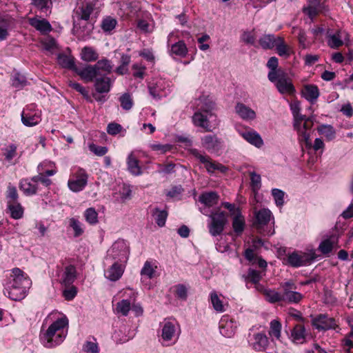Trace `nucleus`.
<instances>
[{"instance_id":"nucleus-54","label":"nucleus","mask_w":353,"mask_h":353,"mask_svg":"<svg viewBox=\"0 0 353 353\" xmlns=\"http://www.w3.org/2000/svg\"><path fill=\"white\" fill-rule=\"evenodd\" d=\"M295 30L299 31L297 38L299 40V45L304 49L307 48L309 46V42L307 40V37L305 31H303L301 29H298L294 27L293 32H295Z\"/></svg>"},{"instance_id":"nucleus-25","label":"nucleus","mask_w":353,"mask_h":353,"mask_svg":"<svg viewBox=\"0 0 353 353\" xmlns=\"http://www.w3.org/2000/svg\"><path fill=\"white\" fill-rule=\"evenodd\" d=\"M113 81L105 76L97 78L94 83L96 91L99 93H108L110 90Z\"/></svg>"},{"instance_id":"nucleus-39","label":"nucleus","mask_w":353,"mask_h":353,"mask_svg":"<svg viewBox=\"0 0 353 353\" xmlns=\"http://www.w3.org/2000/svg\"><path fill=\"white\" fill-rule=\"evenodd\" d=\"M337 245V238L332 236L328 239L323 240L319 245V249L323 254L330 253L332 249Z\"/></svg>"},{"instance_id":"nucleus-3","label":"nucleus","mask_w":353,"mask_h":353,"mask_svg":"<svg viewBox=\"0 0 353 353\" xmlns=\"http://www.w3.org/2000/svg\"><path fill=\"white\" fill-rule=\"evenodd\" d=\"M181 334V327L176 320H165L161 324V339L162 343L168 346L176 342Z\"/></svg>"},{"instance_id":"nucleus-36","label":"nucleus","mask_w":353,"mask_h":353,"mask_svg":"<svg viewBox=\"0 0 353 353\" xmlns=\"http://www.w3.org/2000/svg\"><path fill=\"white\" fill-rule=\"evenodd\" d=\"M157 266L151 261H146L141 270V275L148 279H152L155 276Z\"/></svg>"},{"instance_id":"nucleus-29","label":"nucleus","mask_w":353,"mask_h":353,"mask_svg":"<svg viewBox=\"0 0 353 353\" xmlns=\"http://www.w3.org/2000/svg\"><path fill=\"white\" fill-rule=\"evenodd\" d=\"M74 71L87 82L92 81L94 78L98 77L94 65H88L81 70L75 68Z\"/></svg>"},{"instance_id":"nucleus-45","label":"nucleus","mask_w":353,"mask_h":353,"mask_svg":"<svg viewBox=\"0 0 353 353\" xmlns=\"http://www.w3.org/2000/svg\"><path fill=\"white\" fill-rule=\"evenodd\" d=\"M20 188L23 193L28 196L35 194L37 192V185L36 183H32L27 179L21 181Z\"/></svg>"},{"instance_id":"nucleus-16","label":"nucleus","mask_w":353,"mask_h":353,"mask_svg":"<svg viewBox=\"0 0 353 353\" xmlns=\"http://www.w3.org/2000/svg\"><path fill=\"white\" fill-rule=\"evenodd\" d=\"M237 327V323L228 316H223L219 321L221 334L228 338L232 337Z\"/></svg>"},{"instance_id":"nucleus-1","label":"nucleus","mask_w":353,"mask_h":353,"mask_svg":"<svg viewBox=\"0 0 353 353\" xmlns=\"http://www.w3.org/2000/svg\"><path fill=\"white\" fill-rule=\"evenodd\" d=\"M10 277L12 280L4 294H8V297L14 301H19L25 297L32 281L28 276L18 268L12 270Z\"/></svg>"},{"instance_id":"nucleus-41","label":"nucleus","mask_w":353,"mask_h":353,"mask_svg":"<svg viewBox=\"0 0 353 353\" xmlns=\"http://www.w3.org/2000/svg\"><path fill=\"white\" fill-rule=\"evenodd\" d=\"M98 57L99 55L97 52L92 47L85 46L81 50V58L85 61H94L98 59Z\"/></svg>"},{"instance_id":"nucleus-20","label":"nucleus","mask_w":353,"mask_h":353,"mask_svg":"<svg viewBox=\"0 0 353 353\" xmlns=\"http://www.w3.org/2000/svg\"><path fill=\"white\" fill-rule=\"evenodd\" d=\"M119 261L114 262L105 272V276L112 281L119 280L124 272V265L119 264Z\"/></svg>"},{"instance_id":"nucleus-52","label":"nucleus","mask_w":353,"mask_h":353,"mask_svg":"<svg viewBox=\"0 0 353 353\" xmlns=\"http://www.w3.org/2000/svg\"><path fill=\"white\" fill-rule=\"evenodd\" d=\"M18 199L19 194L17 193V188L13 185H9L6 192L7 202H19Z\"/></svg>"},{"instance_id":"nucleus-26","label":"nucleus","mask_w":353,"mask_h":353,"mask_svg":"<svg viewBox=\"0 0 353 353\" xmlns=\"http://www.w3.org/2000/svg\"><path fill=\"white\" fill-rule=\"evenodd\" d=\"M254 341L252 343V347L256 351H264L269 343L268 338L264 333H257L254 335Z\"/></svg>"},{"instance_id":"nucleus-5","label":"nucleus","mask_w":353,"mask_h":353,"mask_svg":"<svg viewBox=\"0 0 353 353\" xmlns=\"http://www.w3.org/2000/svg\"><path fill=\"white\" fill-rule=\"evenodd\" d=\"M313 124L312 119L306 116L295 120L293 123L294 130L297 132L299 141L304 142L305 146L308 148L312 146L310 135Z\"/></svg>"},{"instance_id":"nucleus-53","label":"nucleus","mask_w":353,"mask_h":353,"mask_svg":"<svg viewBox=\"0 0 353 353\" xmlns=\"http://www.w3.org/2000/svg\"><path fill=\"white\" fill-rule=\"evenodd\" d=\"M121 106L125 110H129L133 105L132 99L128 93L123 94L119 99Z\"/></svg>"},{"instance_id":"nucleus-32","label":"nucleus","mask_w":353,"mask_h":353,"mask_svg":"<svg viewBox=\"0 0 353 353\" xmlns=\"http://www.w3.org/2000/svg\"><path fill=\"white\" fill-rule=\"evenodd\" d=\"M127 165L128 171L134 176H139L142 174V170L139 164V160L134 156L133 152L129 154L127 158Z\"/></svg>"},{"instance_id":"nucleus-7","label":"nucleus","mask_w":353,"mask_h":353,"mask_svg":"<svg viewBox=\"0 0 353 353\" xmlns=\"http://www.w3.org/2000/svg\"><path fill=\"white\" fill-rule=\"evenodd\" d=\"M282 301L297 304L303 299V295L296 291V285L292 281H288L280 284Z\"/></svg>"},{"instance_id":"nucleus-19","label":"nucleus","mask_w":353,"mask_h":353,"mask_svg":"<svg viewBox=\"0 0 353 353\" xmlns=\"http://www.w3.org/2000/svg\"><path fill=\"white\" fill-rule=\"evenodd\" d=\"M323 5L319 0H309L307 6L303 8V11L311 19H313L323 11Z\"/></svg>"},{"instance_id":"nucleus-24","label":"nucleus","mask_w":353,"mask_h":353,"mask_svg":"<svg viewBox=\"0 0 353 353\" xmlns=\"http://www.w3.org/2000/svg\"><path fill=\"white\" fill-rule=\"evenodd\" d=\"M236 114L243 120H254L256 118V112L241 103H238L235 106Z\"/></svg>"},{"instance_id":"nucleus-6","label":"nucleus","mask_w":353,"mask_h":353,"mask_svg":"<svg viewBox=\"0 0 353 353\" xmlns=\"http://www.w3.org/2000/svg\"><path fill=\"white\" fill-rule=\"evenodd\" d=\"M192 122L194 125L201 127L206 132H210L216 128L219 124L216 116L212 112L196 111L192 116Z\"/></svg>"},{"instance_id":"nucleus-8","label":"nucleus","mask_w":353,"mask_h":353,"mask_svg":"<svg viewBox=\"0 0 353 353\" xmlns=\"http://www.w3.org/2000/svg\"><path fill=\"white\" fill-rule=\"evenodd\" d=\"M98 0H78L74 19L88 21L94 11Z\"/></svg>"},{"instance_id":"nucleus-60","label":"nucleus","mask_w":353,"mask_h":353,"mask_svg":"<svg viewBox=\"0 0 353 353\" xmlns=\"http://www.w3.org/2000/svg\"><path fill=\"white\" fill-rule=\"evenodd\" d=\"M89 149L91 152H92L96 155L99 157L105 155L108 150L107 147L99 146L94 143H91L89 145Z\"/></svg>"},{"instance_id":"nucleus-46","label":"nucleus","mask_w":353,"mask_h":353,"mask_svg":"<svg viewBox=\"0 0 353 353\" xmlns=\"http://www.w3.org/2000/svg\"><path fill=\"white\" fill-rule=\"evenodd\" d=\"M76 279V268L73 265H68L65 267L63 282L65 285L72 283Z\"/></svg>"},{"instance_id":"nucleus-49","label":"nucleus","mask_w":353,"mask_h":353,"mask_svg":"<svg viewBox=\"0 0 353 353\" xmlns=\"http://www.w3.org/2000/svg\"><path fill=\"white\" fill-rule=\"evenodd\" d=\"M318 132L324 136L327 141H332L335 138V130L330 125H322L318 128Z\"/></svg>"},{"instance_id":"nucleus-30","label":"nucleus","mask_w":353,"mask_h":353,"mask_svg":"<svg viewBox=\"0 0 353 353\" xmlns=\"http://www.w3.org/2000/svg\"><path fill=\"white\" fill-rule=\"evenodd\" d=\"M94 65L98 77L101 75L105 76L111 73L113 68L111 61L105 58L98 61Z\"/></svg>"},{"instance_id":"nucleus-47","label":"nucleus","mask_w":353,"mask_h":353,"mask_svg":"<svg viewBox=\"0 0 353 353\" xmlns=\"http://www.w3.org/2000/svg\"><path fill=\"white\" fill-rule=\"evenodd\" d=\"M276 52L281 57H288L290 54V48L285 43L282 37H277V41L275 45Z\"/></svg>"},{"instance_id":"nucleus-55","label":"nucleus","mask_w":353,"mask_h":353,"mask_svg":"<svg viewBox=\"0 0 353 353\" xmlns=\"http://www.w3.org/2000/svg\"><path fill=\"white\" fill-rule=\"evenodd\" d=\"M116 25V19L111 17H107L103 20L101 23V28L104 31L108 32L113 30L115 28Z\"/></svg>"},{"instance_id":"nucleus-44","label":"nucleus","mask_w":353,"mask_h":353,"mask_svg":"<svg viewBox=\"0 0 353 353\" xmlns=\"http://www.w3.org/2000/svg\"><path fill=\"white\" fill-rule=\"evenodd\" d=\"M277 41V37H275L273 34H265L261 37L259 41L260 46L263 49H272L273 48Z\"/></svg>"},{"instance_id":"nucleus-9","label":"nucleus","mask_w":353,"mask_h":353,"mask_svg":"<svg viewBox=\"0 0 353 353\" xmlns=\"http://www.w3.org/2000/svg\"><path fill=\"white\" fill-rule=\"evenodd\" d=\"M129 254V246L124 240L115 241L108 250V256L120 263H126Z\"/></svg>"},{"instance_id":"nucleus-57","label":"nucleus","mask_w":353,"mask_h":353,"mask_svg":"<svg viewBox=\"0 0 353 353\" xmlns=\"http://www.w3.org/2000/svg\"><path fill=\"white\" fill-rule=\"evenodd\" d=\"M345 352H349L353 347V330L350 331L342 341Z\"/></svg>"},{"instance_id":"nucleus-56","label":"nucleus","mask_w":353,"mask_h":353,"mask_svg":"<svg viewBox=\"0 0 353 353\" xmlns=\"http://www.w3.org/2000/svg\"><path fill=\"white\" fill-rule=\"evenodd\" d=\"M154 215L157 225L160 227L163 226L166 221L168 216L167 212L164 210H159L158 209H156Z\"/></svg>"},{"instance_id":"nucleus-51","label":"nucleus","mask_w":353,"mask_h":353,"mask_svg":"<svg viewBox=\"0 0 353 353\" xmlns=\"http://www.w3.org/2000/svg\"><path fill=\"white\" fill-rule=\"evenodd\" d=\"M119 194L120 199L123 202L130 200L132 197V189L130 185L123 184L119 191Z\"/></svg>"},{"instance_id":"nucleus-15","label":"nucleus","mask_w":353,"mask_h":353,"mask_svg":"<svg viewBox=\"0 0 353 353\" xmlns=\"http://www.w3.org/2000/svg\"><path fill=\"white\" fill-rule=\"evenodd\" d=\"M193 155L203 163L208 172H214L218 170L221 172H225L227 168L221 163L212 161L210 157L201 154L198 150H194L192 151Z\"/></svg>"},{"instance_id":"nucleus-38","label":"nucleus","mask_w":353,"mask_h":353,"mask_svg":"<svg viewBox=\"0 0 353 353\" xmlns=\"http://www.w3.org/2000/svg\"><path fill=\"white\" fill-rule=\"evenodd\" d=\"M218 199L219 195L215 192H204L199 196V201L208 207L216 204Z\"/></svg>"},{"instance_id":"nucleus-22","label":"nucleus","mask_w":353,"mask_h":353,"mask_svg":"<svg viewBox=\"0 0 353 353\" xmlns=\"http://www.w3.org/2000/svg\"><path fill=\"white\" fill-rule=\"evenodd\" d=\"M202 145L209 151H217L221 147V141L216 135L208 134L201 139Z\"/></svg>"},{"instance_id":"nucleus-11","label":"nucleus","mask_w":353,"mask_h":353,"mask_svg":"<svg viewBox=\"0 0 353 353\" xmlns=\"http://www.w3.org/2000/svg\"><path fill=\"white\" fill-rule=\"evenodd\" d=\"M122 293L123 299L117 303L116 311L123 316H127L131 310V304L136 301L137 293L131 288L125 289Z\"/></svg>"},{"instance_id":"nucleus-17","label":"nucleus","mask_w":353,"mask_h":353,"mask_svg":"<svg viewBox=\"0 0 353 353\" xmlns=\"http://www.w3.org/2000/svg\"><path fill=\"white\" fill-rule=\"evenodd\" d=\"M22 123L27 127L37 125L41 121V113L37 110H24L21 114Z\"/></svg>"},{"instance_id":"nucleus-13","label":"nucleus","mask_w":353,"mask_h":353,"mask_svg":"<svg viewBox=\"0 0 353 353\" xmlns=\"http://www.w3.org/2000/svg\"><path fill=\"white\" fill-rule=\"evenodd\" d=\"M211 222L209 224L210 233L215 236L223 232L227 223V214L224 212H216L210 215Z\"/></svg>"},{"instance_id":"nucleus-63","label":"nucleus","mask_w":353,"mask_h":353,"mask_svg":"<svg viewBox=\"0 0 353 353\" xmlns=\"http://www.w3.org/2000/svg\"><path fill=\"white\" fill-rule=\"evenodd\" d=\"M26 79L20 74H16L12 79V85L15 88H22L26 85Z\"/></svg>"},{"instance_id":"nucleus-23","label":"nucleus","mask_w":353,"mask_h":353,"mask_svg":"<svg viewBox=\"0 0 353 353\" xmlns=\"http://www.w3.org/2000/svg\"><path fill=\"white\" fill-rule=\"evenodd\" d=\"M272 217L271 212L266 208L261 209L255 212L254 226L260 229L269 223Z\"/></svg>"},{"instance_id":"nucleus-58","label":"nucleus","mask_w":353,"mask_h":353,"mask_svg":"<svg viewBox=\"0 0 353 353\" xmlns=\"http://www.w3.org/2000/svg\"><path fill=\"white\" fill-rule=\"evenodd\" d=\"M272 196H274L275 203L278 206H282L284 203V192L279 189H273L272 190Z\"/></svg>"},{"instance_id":"nucleus-4","label":"nucleus","mask_w":353,"mask_h":353,"mask_svg":"<svg viewBox=\"0 0 353 353\" xmlns=\"http://www.w3.org/2000/svg\"><path fill=\"white\" fill-rule=\"evenodd\" d=\"M268 79L274 83L278 91L282 94H293L295 93V88L291 79L282 70L270 71Z\"/></svg>"},{"instance_id":"nucleus-18","label":"nucleus","mask_w":353,"mask_h":353,"mask_svg":"<svg viewBox=\"0 0 353 353\" xmlns=\"http://www.w3.org/2000/svg\"><path fill=\"white\" fill-rule=\"evenodd\" d=\"M314 325L318 330H327L330 329H335L337 324L333 318L328 317L326 315H320L315 319L313 322Z\"/></svg>"},{"instance_id":"nucleus-10","label":"nucleus","mask_w":353,"mask_h":353,"mask_svg":"<svg viewBox=\"0 0 353 353\" xmlns=\"http://www.w3.org/2000/svg\"><path fill=\"white\" fill-rule=\"evenodd\" d=\"M88 179V175L86 171L83 168H79L68 180V186L74 192H80L87 185Z\"/></svg>"},{"instance_id":"nucleus-33","label":"nucleus","mask_w":353,"mask_h":353,"mask_svg":"<svg viewBox=\"0 0 353 353\" xmlns=\"http://www.w3.org/2000/svg\"><path fill=\"white\" fill-rule=\"evenodd\" d=\"M241 136L248 142L257 148H261L263 144V141L261 136L255 131L244 132L241 133Z\"/></svg>"},{"instance_id":"nucleus-28","label":"nucleus","mask_w":353,"mask_h":353,"mask_svg":"<svg viewBox=\"0 0 353 353\" xmlns=\"http://www.w3.org/2000/svg\"><path fill=\"white\" fill-rule=\"evenodd\" d=\"M29 23L43 34L48 33L52 30L51 25L44 19H39L36 17L30 18L29 19Z\"/></svg>"},{"instance_id":"nucleus-48","label":"nucleus","mask_w":353,"mask_h":353,"mask_svg":"<svg viewBox=\"0 0 353 353\" xmlns=\"http://www.w3.org/2000/svg\"><path fill=\"white\" fill-rule=\"evenodd\" d=\"M232 227L234 232L239 234H241L245 227V219L240 212L236 213L234 217Z\"/></svg>"},{"instance_id":"nucleus-12","label":"nucleus","mask_w":353,"mask_h":353,"mask_svg":"<svg viewBox=\"0 0 353 353\" xmlns=\"http://www.w3.org/2000/svg\"><path fill=\"white\" fill-rule=\"evenodd\" d=\"M349 40V35L347 32L341 30H337L334 32L327 30L326 32V41L327 46L332 49H338Z\"/></svg>"},{"instance_id":"nucleus-34","label":"nucleus","mask_w":353,"mask_h":353,"mask_svg":"<svg viewBox=\"0 0 353 353\" xmlns=\"http://www.w3.org/2000/svg\"><path fill=\"white\" fill-rule=\"evenodd\" d=\"M210 298L212 307L216 312L222 313L226 310L228 304L223 302L215 291L210 293Z\"/></svg>"},{"instance_id":"nucleus-50","label":"nucleus","mask_w":353,"mask_h":353,"mask_svg":"<svg viewBox=\"0 0 353 353\" xmlns=\"http://www.w3.org/2000/svg\"><path fill=\"white\" fill-rule=\"evenodd\" d=\"M86 221L90 225H95L98 223V214L94 208H89L84 212Z\"/></svg>"},{"instance_id":"nucleus-31","label":"nucleus","mask_w":353,"mask_h":353,"mask_svg":"<svg viewBox=\"0 0 353 353\" xmlns=\"http://www.w3.org/2000/svg\"><path fill=\"white\" fill-rule=\"evenodd\" d=\"M256 289L262 292L265 296V299L271 303L282 301L281 292H276L274 290L265 289L262 285H258Z\"/></svg>"},{"instance_id":"nucleus-40","label":"nucleus","mask_w":353,"mask_h":353,"mask_svg":"<svg viewBox=\"0 0 353 353\" xmlns=\"http://www.w3.org/2000/svg\"><path fill=\"white\" fill-rule=\"evenodd\" d=\"M281 323L277 320H272L270 323V330L268 331V334L272 339L273 341L274 339L280 340L281 336Z\"/></svg>"},{"instance_id":"nucleus-59","label":"nucleus","mask_w":353,"mask_h":353,"mask_svg":"<svg viewBox=\"0 0 353 353\" xmlns=\"http://www.w3.org/2000/svg\"><path fill=\"white\" fill-rule=\"evenodd\" d=\"M290 109H291L292 112L294 121L295 120H297V119L303 117H305V115H303L302 114H301L300 102L295 101L294 103H292L290 104Z\"/></svg>"},{"instance_id":"nucleus-27","label":"nucleus","mask_w":353,"mask_h":353,"mask_svg":"<svg viewBox=\"0 0 353 353\" xmlns=\"http://www.w3.org/2000/svg\"><path fill=\"white\" fill-rule=\"evenodd\" d=\"M7 210L13 219H20L23 216L24 208L19 202H7Z\"/></svg>"},{"instance_id":"nucleus-14","label":"nucleus","mask_w":353,"mask_h":353,"mask_svg":"<svg viewBox=\"0 0 353 353\" xmlns=\"http://www.w3.org/2000/svg\"><path fill=\"white\" fill-rule=\"evenodd\" d=\"M316 258L314 252H294L288 255V263L294 268L306 265Z\"/></svg>"},{"instance_id":"nucleus-62","label":"nucleus","mask_w":353,"mask_h":353,"mask_svg":"<svg viewBox=\"0 0 353 353\" xmlns=\"http://www.w3.org/2000/svg\"><path fill=\"white\" fill-rule=\"evenodd\" d=\"M70 225L73 229L75 236H79L83 234V230L81 228L80 222L74 218L70 219Z\"/></svg>"},{"instance_id":"nucleus-42","label":"nucleus","mask_w":353,"mask_h":353,"mask_svg":"<svg viewBox=\"0 0 353 353\" xmlns=\"http://www.w3.org/2000/svg\"><path fill=\"white\" fill-rule=\"evenodd\" d=\"M57 62L63 68L75 70L74 58L68 54H59L57 56Z\"/></svg>"},{"instance_id":"nucleus-61","label":"nucleus","mask_w":353,"mask_h":353,"mask_svg":"<svg viewBox=\"0 0 353 353\" xmlns=\"http://www.w3.org/2000/svg\"><path fill=\"white\" fill-rule=\"evenodd\" d=\"M250 179L253 191H258L261 188V176L255 172H251Z\"/></svg>"},{"instance_id":"nucleus-37","label":"nucleus","mask_w":353,"mask_h":353,"mask_svg":"<svg viewBox=\"0 0 353 353\" xmlns=\"http://www.w3.org/2000/svg\"><path fill=\"white\" fill-rule=\"evenodd\" d=\"M291 337L293 342L296 343H303L305 339V329L302 325H296L293 328Z\"/></svg>"},{"instance_id":"nucleus-2","label":"nucleus","mask_w":353,"mask_h":353,"mask_svg":"<svg viewBox=\"0 0 353 353\" xmlns=\"http://www.w3.org/2000/svg\"><path fill=\"white\" fill-rule=\"evenodd\" d=\"M68 319L65 316L54 321L42 336L43 344L48 348L60 345L67 336Z\"/></svg>"},{"instance_id":"nucleus-64","label":"nucleus","mask_w":353,"mask_h":353,"mask_svg":"<svg viewBox=\"0 0 353 353\" xmlns=\"http://www.w3.org/2000/svg\"><path fill=\"white\" fill-rule=\"evenodd\" d=\"M137 26L140 30L144 33L152 32L154 30L152 24L148 23L145 20H139Z\"/></svg>"},{"instance_id":"nucleus-43","label":"nucleus","mask_w":353,"mask_h":353,"mask_svg":"<svg viewBox=\"0 0 353 353\" xmlns=\"http://www.w3.org/2000/svg\"><path fill=\"white\" fill-rule=\"evenodd\" d=\"M170 53L181 57H184L188 54V48L183 41H179L171 46Z\"/></svg>"},{"instance_id":"nucleus-21","label":"nucleus","mask_w":353,"mask_h":353,"mask_svg":"<svg viewBox=\"0 0 353 353\" xmlns=\"http://www.w3.org/2000/svg\"><path fill=\"white\" fill-rule=\"evenodd\" d=\"M302 97L312 103H314L319 97V90L318 87L313 84H307L303 85L301 90Z\"/></svg>"},{"instance_id":"nucleus-35","label":"nucleus","mask_w":353,"mask_h":353,"mask_svg":"<svg viewBox=\"0 0 353 353\" xmlns=\"http://www.w3.org/2000/svg\"><path fill=\"white\" fill-rule=\"evenodd\" d=\"M196 106L199 109L197 111L212 112L214 103L209 97L202 96L197 100Z\"/></svg>"}]
</instances>
